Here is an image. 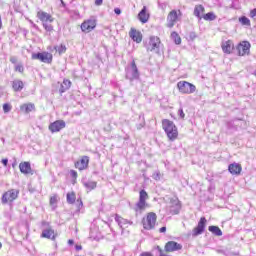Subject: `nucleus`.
<instances>
[{
	"instance_id": "obj_1",
	"label": "nucleus",
	"mask_w": 256,
	"mask_h": 256,
	"mask_svg": "<svg viewBox=\"0 0 256 256\" xmlns=\"http://www.w3.org/2000/svg\"><path fill=\"white\" fill-rule=\"evenodd\" d=\"M36 17L42 23V27L46 33H53V31H55V28L53 27L55 17H53V15L43 10H39L36 14Z\"/></svg>"
},
{
	"instance_id": "obj_2",
	"label": "nucleus",
	"mask_w": 256,
	"mask_h": 256,
	"mask_svg": "<svg viewBox=\"0 0 256 256\" xmlns=\"http://www.w3.org/2000/svg\"><path fill=\"white\" fill-rule=\"evenodd\" d=\"M162 129L166 133L169 141H177V139H179V130L173 121L169 119H163Z\"/></svg>"
},
{
	"instance_id": "obj_3",
	"label": "nucleus",
	"mask_w": 256,
	"mask_h": 256,
	"mask_svg": "<svg viewBox=\"0 0 256 256\" xmlns=\"http://www.w3.org/2000/svg\"><path fill=\"white\" fill-rule=\"evenodd\" d=\"M157 225V214L155 212H148L146 216L142 218V226L146 231H151L155 229Z\"/></svg>"
},
{
	"instance_id": "obj_4",
	"label": "nucleus",
	"mask_w": 256,
	"mask_h": 256,
	"mask_svg": "<svg viewBox=\"0 0 256 256\" xmlns=\"http://www.w3.org/2000/svg\"><path fill=\"white\" fill-rule=\"evenodd\" d=\"M177 89L182 95H192V93H195V91H197V87L195 86V84L187 82L185 80L179 81L177 83Z\"/></svg>"
},
{
	"instance_id": "obj_5",
	"label": "nucleus",
	"mask_w": 256,
	"mask_h": 256,
	"mask_svg": "<svg viewBox=\"0 0 256 256\" xmlns=\"http://www.w3.org/2000/svg\"><path fill=\"white\" fill-rule=\"evenodd\" d=\"M149 199V194L145 190H140L139 192V200L136 203L135 211H145L147 207H149V203L147 200Z\"/></svg>"
},
{
	"instance_id": "obj_6",
	"label": "nucleus",
	"mask_w": 256,
	"mask_h": 256,
	"mask_svg": "<svg viewBox=\"0 0 256 256\" xmlns=\"http://www.w3.org/2000/svg\"><path fill=\"white\" fill-rule=\"evenodd\" d=\"M80 29L82 33H91L92 31H95V29H97V19L92 17L84 20L80 25Z\"/></svg>"
},
{
	"instance_id": "obj_7",
	"label": "nucleus",
	"mask_w": 256,
	"mask_h": 256,
	"mask_svg": "<svg viewBox=\"0 0 256 256\" xmlns=\"http://www.w3.org/2000/svg\"><path fill=\"white\" fill-rule=\"evenodd\" d=\"M145 47L146 51H159V48L161 47V38H159V36H150Z\"/></svg>"
},
{
	"instance_id": "obj_8",
	"label": "nucleus",
	"mask_w": 256,
	"mask_h": 256,
	"mask_svg": "<svg viewBox=\"0 0 256 256\" xmlns=\"http://www.w3.org/2000/svg\"><path fill=\"white\" fill-rule=\"evenodd\" d=\"M32 59L41 61V63H47L48 65H51L53 63V54L49 52H38L32 54Z\"/></svg>"
},
{
	"instance_id": "obj_9",
	"label": "nucleus",
	"mask_w": 256,
	"mask_h": 256,
	"mask_svg": "<svg viewBox=\"0 0 256 256\" xmlns=\"http://www.w3.org/2000/svg\"><path fill=\"white\" fill-rule=\"evenodd\" d=\"M183 14L181 13V10H172L169 12L167 16V24L166 26L169 27V29L175 27V23L179 21V17H181Z\"/></svg>"
},
{
	"instance_id": "obj_10",
	"label": "nucleus",
	"mask_w": 256,
	"mask_h": 256,
	"mask_svg": "<svg viewBox=\"0 0 256 256\" xmlns=\"http://www.w3.org/2000/svg\"><path fill=\"white\" fill-rule=\"evenodd\" d=\"M18 197L19 190L10 189L2 195V203L3 205H6V203H13V201H15V199H17Z\"/></svg>"
},
{
	"instance_id": "obj_11",
	"label": "nucleus",
	"mask_w": 256,
	"mask_h": 256,
	"mask_svg": "<svg viewBox=\"0 0 256 256\" xmlns=\"http://www.w3.org/2000/svg\"><path fill=\"white\" fill-rule=\"evenodd\" d=\"M207 226V218L201 217L197 226L193 228L192 235L193 237H199L205 232V227Z\"/></svg>"
},
{
	"instance_id": "obj_12",
	"label": "nucleus",
	"mask_w": 256,
	"mask_h": 256,
	"mask_svg": "<svg viewBox=\"0 0 256 256\" xmlns=\"http://www.w3.org/2000/svg\"><path fill=\"white\" fill-rule=\"evenodd\" d=\"M239 57H245V55H249L251 53V43L249 41H241L237 47Z\"/></svg>"
},
{
	"instance_id": "obj_13",
	"label": "nucleus",
	"mask_w": 256,
	"mask_h": 256,
	"mask_svg": "<svg viewBox=\"0 0 256 256\" xmlns=\"http://www.w3.org/2000/svg\"><path fill=\"white\" fill-rule=\"evenodd\" d=\"M89 161V156H81L80 159L74 163V167L78 169V171H86V169H89Z\"/></svg>"
},
{
	"instance_id": "obj_14",
	"label": "nucleus",
	"mask_w": 256,
	"mask_h": 256,
	"mask_svg": "<svg viewBox=\"0 0 256 256\" xmlns=\"http://www.w3.org/2000/svg\"><path fill=\"white\" fill-rule=\"evenodd\" d=\"M67 127V124L64 120H56L49 124L48 129L52 133H59V131H63Z\"/></svg>"
},
{
	"instance_id": "obj_15",
	"label": "nucleus",
	"mask_w": 256,
	"mask_h": 256,
	"mask_svg": "<svg viewBox=\"0 0 256 256\" xmlns=\"http://www.w3.org/2000/svg\"><path fill=\"white\" fill-rule=\"evenodd\" d=\"M183 245L176 241H168L164 246L165 253H175V251H181Z\"/></svg>"
},
{
	"instance_id": "obj_16",
	"label": "nucleus",
	"mask_w": 256,
	"mask_h": 256,
	"mask_svg": "<svg viewBox=\"0 0 256 256\" xmlns=\"http://www.w3.org/2000/svg\"><path fill=\"white\" fill-rule=\"evenodd\" d=\"M129 37L134 41L135 43H141L143 41V34L141 31L131 28L129 31Z\"/></svg>"
},
{
	"instance_id": "obj_17",
	"label": "nucleus",
	"mask_w": 256,
	"mask_h": 256,
	"mask_svg": "<svg viewBox=\"0 0 256 256\" xmlns=\"http://www.w3.org/2000/svg\"><path fill=\"white\" fill-rule=\"evenodd\" d=\"M221 48L223 53L231 55V53H233V49H235V44L233 43V40H227L222 43Z\"/></svg>"
},
{
	"instance_id": "obj_18",
	"label": "nucleus",
	"mask_w": 256,
	"mask_h": 256,
	"mask_svg": "<svg viewBox=\"0 0 256 256\" xmlns=\"http://www.w3.org/2000/svg\"><path fill=\"white\" fill-rule=\"evenodd\" d=\"M41 238L51 239V241H55L57 239V233H55V230H53V228L49 227L42 231Z\"/></svg>"
},
{
	"instance_id": "obj_19",
	"label": "nucleus",
	"mask_w": 256,
	"mask_h": 256,
	"mask_svg": "<svg viewBox=\"0 0 256 256\" xmlns=\"http://www.w3.org/2000/svg\"><path fill=\"white\" fill-rule=\"evenodd\" d=\"M151 15L149 14V11L147 10V6H143L142 10L138 13V19L140 23H147L149 21V18Z\"/></svg>"
},
{
	"instance_id": "obj_20",
	"label": "nucleus",
	"mask_w": 256,
	"mask_h": 256,
	"mask_svg": "<svg viewBox=\"0 0 256 256\" xmlns=\"http://www.w3.org/2000/svg\"><path fill=\"white\" fill-rule=\"evenodd\" d=\"M19 169L23 175H33V169L31 168V163L29 162H21L19 164Z\"/></svg>"
},
{
	"instance_id": "obj_21",
	"label": "nucleus",
	"mask_w": 256,
	"mask_h": 256,
	"mask_svg": "<svg viewBox=\"0 0 256 256\" xmlns=\"http://www.w3.org/2000/svg\"><path fill=\"white\" fill-rule=\"evenodd\" d=\"M228 171L231 173V175H241L243 167L239 163H232L228 166Z\"/></svg>"
},
{
	"instance_id": "obj_22",
	"label": "nucleus",
	"mask_w": 256,
	"mask_h": 256,
	"mask_svg": "<svg viewBox=\"0 0 256 256\" xmlns=\"http://www.w3.org/2000/svg\"><path fill=\"white\" fill-rule=\"evenodd\" d=\"M20 111L26 115H28V113H33V111H35V104L31 102L23 103L20 105Z\"/></svg>"
},
{
	"instance_id": "obj_23",
	"label": "nucleus",
	"mask_w": 256,
	"mask_h": 256,
	"mask_svg": "<svg viewBox=\"0 0 256 256\" xmlns=\"http://www.w3.org/2000/svg\"><path fill=\"white\" fill-rule=\"evenodd\" d=\"M115 221L118 223V225L123 229L125 225H129V220L121 217L119 214L115 215Z\"/></svg>"
},
{
	"instance_id": "obj_24",
	"label": "nucleus",
	"mask_w": 256,
	"mask_h": 256,
	"mask_svg": "<svg viewBox=\"0 0 256 256\" xmlns=\"http://www.w3.org/2000/svg\"><path fill=\"white\" fill-rule=\"evenodd\" d=\"M23 87H25V85L23 84V81L21 80H14L12 82V88L14 91H23Z\"/></svg>"
},
{
	"instance_id": "obj_25",
	"label": "nucleus",
	"mask_w": 256,
	"mask_h": 256,
	"mask_svg": "<svg viewBox=\"0 0 256 256\" xmlns=\"http://www.w3.org/2000/svg\"><path fill=\"white\" fill-rule=\"evenodd\" d=\"M68 89H71V80L64 79L60 87V93H65V91H68Z\"/></svg>"
},
{
	"instance_id": "obj_26",
	"label": "nucleus",
	"mask_w": 256,
	"mask_h": 256,
	"mask_svg": "<svg viewBox=\"0 0 256 256\" xmlns=\"http://www.w3.org/2000/svg\"><path fill=\"white\" fill-rule=\"evenodd\" d=\"M208 231H210V233H213V235H216V237H221V235H223V231H221V228H219V226H209Z\"/></svg>"
},
{
	"instance_id": "obj_27",
	"label": "nucleus",
	"mask_w": 256,
	"mask_h": 256,
	"mask_svg": "<svg viewBox=\"0 0 256 256\" xmlns=\"http://www.w3.org/2000/svg\"><path fill=\"white\" fill-rule=\"evenodd\" d=\"M238 21L242 27H251V20L247 16H241Z\"/></svg>"
},
{
	"instance_id": "obj_28",
	"label": "nucleus",
	"mask_w": 256,
	"mask_h": 256,
	"mask_svg": "<svg viewBox=\"0 0 256 256\" xmlns=\"http://www.w3.org/2000/svg\"><path fill=\"white\" fill-rule=\"evenodd\" d=\"M66 199H67V203H69L70 205H73L75 201H77V195L75 194L74 191L68 192L66 195Z\"/></svg>"
},
{
	"instance_id": "obj_29",
	"label": "nucleus",
	"mask_w": 256,
	"mask_h": 256,
	"mask_svg": "<svg viewBox=\"0 0 256 256\" xmlns=\"http://www.w3.org/2000/svg\"><path fill=\"white\" fill-rule=\"evenodd\" d=\"M203 13H205V7L203 5H197L194 9V15L195 17H203Z\"/></svg>"
},
{
	"instance_id": "obj_30",
	"label": "nucleus",
	"mask_w": 256,
	"mask_h": 256,
	"mask_svg": "<svg viewBox=\"0 0 256 256\" xmlns=\"http://www.w3.org/2000/svg\"><path fill=\"white\" fill-rule=\"evenodd\" d=\"M131 68H132V77L134 79H137L139 77V69H137V64L135 63V60H132Z\"/></svg>"
},
{
	"instance_id": "obj_31",
	"label": "nucleus",
	"mask_w": 256,
	"mask_h": 256,
	"mask_svg": "<svg viewBox=\"0 0 256 256\" xmlns=\"http://www.w3.org/2000/svg\"><path fill=\"white\" fill-rule=\"evenodd\" d=\"M170 37L176 45H181V36H179V33L174 31L171 33Z\"/></svg>"
},
{
	"instance_id": "obj_32",
	"label": "nucleus",
	"mask_w": 256,
	"mask_h": 256,
	"mask_svg": "<svg viewBox=\"0 0 256 256\" xmlns=\"http://www.w3.org/2000/svg\"><path fill=\"white\" fill-rule=\"evenodd\" d=\"M217 19V16L213 12H208L207 14L203 15L204 21H215Z\"/></svg>"
},
{
	"instance_id": "obj_33",
	"label": "nucleus",
	"mask_w": 256,
	"mask_h": 256,
	"mask_svg": "<svg viewBox=\"0 0 256 256\" xmlns=\"http://www.w3.org/2000/svg\"><path fill=\"white\" fill-rule=\"evenodd\" d=\"M55 51L59 53V55H63V53H67V46L65 44H60L54 47Z\"/></svg>"
},
{
	"instance_id": "obj_34",
	"label": "nucleus",
	"mask_w": 256,
	"mask_h": 256,
	"mask_svg": "<svg viewBox=\"0 0 256 256\" xmlns=\"http://www.w3.org/2000/svg\"><path fill=\"white\" fill-rule=\"evenodd\" d=\"M84 187H86L88 191H93V189L97 188V183L95 181H88L84 183Z\"/></svg>"
},
{
	"instance_id": "obj_35",
	"label": "nucleus",
	"mask_w": 256,
	"mask_h": 256,
	"mask_svg": "<svg viewBox=\"0 0 256 256\" xmlns=\"http://www.w3.org/2000/svg\"><path fill=\"white\" fill-rule=\"evenodd\" d=\"M14 71H15L16 73H21V74H23V73H25V66H23L22 63H19V64L15 65Z\"/></svg>"
},
{
	"instance_id": "obj_36",
	"label": "nucleus",
	"mask_w": 256,
	"mask_h": 256,
	"mask_svg": "<svg viewBox=\"0 0 256 256\" xmlns=\"http://www.w3.org/2000/svg\"><path fill=\"white\" fill-rule=\"evenodd\" d=\"M57 201H59V196L57 194H54L50 197V205H57Z\"/></svg>"
},
{
	"instance_id": "obj_37",
	"label": "nucleus",
	"mask_w": 256,
	"mask_h": 256,
	"mask_svg": "<svg viewBox=\"0 0 256 256\" xmlns=\"http://www.w3.org/2000/svg\"><path fill=\"white\" fill-rule=\"evenodd\" d=\"M11 109H13L11 104H9V103L3 104V111H4V113H9V111H11Z\"/></svg>"
},
{
	"instance_id": "obj_38",
	"label": "nucleus",
	"mask_w": 256,
	"mask_h": 256,
	"mask_svg": "<svg viewBox=\"0 0 256 256\" xmlns=\"http://www.w3.org/2000/svg\"><path fill=\"white\" fill-rule=\"evenodd\" d=\"M70 176L72 177L74 183H77V177H78L77 171L70 170Z\"/></svg>"
},
{
	"instance_id": "obj_39",
	"label": "nucleus",
	"mask_w": 256,
	"mask_h": 256,
	"mask_svg": "<svg viewBox=\"0 0 256 256\" xmlns=\"http://www.w3.org/2000/svg\"><path fill=\"white\" fill-rule=\"evenodd\" d=\"M250 17H251V19H255V17H256V8L250 10Z\"/></svg>"
},
{
	"instance_id": "obj_40",
	"label": "nucleus",
	"mask_w": 256,
	"mask_h": 256,
	"mask_svg": "<svg viewBox=\"0 0 256 256\" xmlns=\"http://www.w3.org/2000/svg\"><path fill=\"white\" fill-rule=\"evenodd\" d=\"M9 61H10V63H12L13 65H15V64L17 63V57L12 56V57H10Z\"/></svg>"
},
{
	"instance_id": "obj_41",
	"label": "nucleus",
	"mask_w": 256,
	"mask_h": 256,
	"mask_svg": "<svg viewBox=\"0 0 256 256\" xmlns=\"http://www.w3.org/2000/svg\"><path fill=\"white\" fill-rule=\"evenodd\" d=\"M178 113H179L181 119H185V112H183V109L180 108V109L178 110Z\"/></svg>"
},
{
	"instance_id": "obj_42",
	"label": "nucleus",
	"mask_w": 256,
	"mask_h": 256,
	"mask_svg": "<svg viewBox=\"0 0 256 256\" xmlns=\"http://www.w3.org/2000/svg\"><path fill=\"white\" fill-rule=\"evenodd\" d=\"M139 256H154L151 252H142Z\"/></svg>"
},
{
	"instance_id": "obj_43",
	"label": "nucleus",
	"mask_w": 256,
	"mask_h": 256,
	"mask_svg": "<svg viewBox=\"0 0 256 256\" xmlns=\"http://www.w3.org/2000/svg\"><path fill=\"white\" fill-rule=\"evenodd\" d=\"M8 163L9 160L7 158L2 159V164L4 165V167H7Z\"/></svg>"
},
{
	"instance_id": "obj_44",
	"label": "nucleus",
	"mask_w": 256,
	"mask_h": 256,
	"mask_svg": "<svg viewBox=\"0 0 256 256\" xmlns=\"http://www.w3.org/2000/svg\"><path fill=\"white\" fill-rule=\"evenodd\" d=\"M159 233H167V227L163 226L159 229Z\"/></svg>"
},
{
	"instance_id": "obj_45",
	"label": "nucleus",
	"mask_w": 256,
	"mask_h": 256,
	"mask_svg": "<svg viewBox=\"0 0 256 256\" xmlns=\"http://www.w3.org/2000/svg\"><path fill=\"white\" fill-rule=\"evenodd\" d=\"M114 13H115L116 15H121V9H120V8H115V9H114Z\"/></svg>"
},
{
	"instance_id": "obj_46",
	"label": "nucleus",
	"mask_w": 256,
	"mask_h": 256,
	"mask_svg": "<svg viewBox=\"0 0 256 256\" xmlns=\"http://www.w3.org/2000/svg\"><path fill=\"white\" fill-rule=\"evenodd\" d=\"M75 249H76V251H81V249H83V246L76 244Z\"/></svg>"
},
{
	"instance_id": "obj_47",
	"label": "nucleus",
	"mask_w": 256,
	"mask_h": 256,
	"mask_svg": "<svg viewBox=\"0 0 256 256\" xmlns=\"http://www.w3.org/2000/svg\"><path fill=\"white\" fill-rule=\"evenodd\" d=\"M95 5H103V0H95Z\"/></svg>"
},
{
	"instance_id": "obj_48",
	"label": "nucleus",
	"mask_w": 256,
	"mask_h": 256,
	"mask_svg": "<svg viewBox=\"0 0 256 256\" xmlns=\"http://www.w3.org/2000/svg\"><path fill=\"white\" fill-rule=\"evenodd\" d=\"M68 244H69V245H74V244H75V241H73L72 239H69V240H68Z\"/></svg>"
},
{
	"instance_id": "obj_49",
	"label": "nucleus",
	"mask_w": 256,
	"mask_h": 256,
	"mask_svg": "<svg viewBox=\"0 0 256 256\" xmlns=\"http://www.w3.org/2000/svg\"><path fill=\"white\" fill-rule=\"evenodd\" d=\"M3 247V244L0 242V249Z\"/></svg>"
},
{
	"instance_id": "obj_50",
	"label": "nucleus",
	"mask_w": 256,
	"mask_h": 256,
	"mask_svg": "<svg viewBox=\"0 0 256 256\" xmlns=\"http://www.w3.org/2000/svg\"><path fill=\"white\" fill-rule=\"evenodd\" d=\"M80 204L83 205V202L80 200Z\"/></svg>"
}]
</instances>
